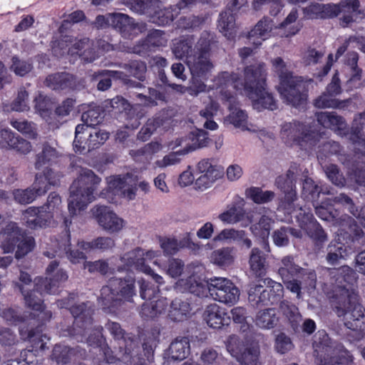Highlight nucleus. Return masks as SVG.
I'll list each match as a JSON object with an SVG mask.
<instances>
[{
  "label": "nucleus",
  "mask_w": 365,
  "mask_h": 365,
  "mask_svg": "<svg viewBox=\"0 0 365 365\" xmlns=\"http://www.w3.org/2000/svg\"><path fill=\"white\" fill-rule=\"evenodd\" d=\"M195 42L194 35L182 36L173 48V52L178 58H185L191 75V85L187 91L190 95L197 96L206 88L205 81L213 67L210 61V34L204 31L193 48Z\"/></svg>",
  "instance_id": "nucleus-1"
},
{
  "label": "nucleus",
  "mask_w": 365,
  "mask_h": 365,
  "mask_svg": "<svg viewBox=\"0 0 365 365\" xmlns=\"http://www.w3.org/2000/svg\"><path fill=\"white\" fill-rule=\"evenodd\" d=\"M266 65L263 62L247 66L244 68L242 83L246 96L251 100L253 108L258 110H274L278 105L272 93L267 91Z\"/></svg>",
  "instance_id": "nucleus-2"
},
{
  "label": "nucleus",
  "mask_w": 365,
  "mask_h": 365,
  "mask_svg": "<svg viewBox=\"0 0 365 365\" xmlns=\"http://www.w3.org/2000/svg\"><path fill=\"white\" fill-rule=\"evenodd\" d=\"M274 72L279 78L277 91L283 101L293 107L299 108L307 103L309 86L313 82L312 78L294 75L287 69L282 58L277 57L272 61Z\"/></svg>",
  "instance_id": "nucleus-3"
},
{
  "label": "nucleus",
  "mask_w": 365,
  "mask_h": 365,
  "mask_svg": "<svg viewBox=\"0 0 365 365\" xmlns=\"http://www.w3.org/2000/svg\"><path fill=\"white\" fill-rule=\"evenodd\" d=\"M136 295L135 278L130 275L111 277L101 289L98 301L102 309L116 314L126 302H133Z\"/></svg>",
  "instance_id": "nucleus-4"
},
{
  "label": "nucleus",
  "mask_w": 365,
  "mask_h": 365,
  "mask_svg": "<svg viewBox=\"0 0 365 365\" xmlns=\"http://www.w3.org/2000/svg\"><path fill=\"white\" fill-rule=\"evenodd\" d=\"M365 246V232L351 217H349L347 230H340L337 237L327 247L326 257L330 265H335L340 259L358 252Z\"/></svg>",
  "instance_id": "nucleus-5"
},
{
  "label": "nucleus",
  "mask_w": 365,
  "mask_h": 365,
  "mask_svg": "<svg viewBox=\"0 0 365 365\" xmlns=\"http://www.w3.org/2000/svg\"><path fill=\"white\" fill-rule=\"evenodd\" d=\"M101 178L89 169L83 170L70 186L68 209L71 215L84 210L96 199L95 193Z\"/></svg>",
  "instance_id": "nucleus-6"
},
{
  "label": "nucleus",
  "mask_w": 365,
  "mask_h": 365,
  "mask_svg": "<svg viewBox=\"0 0 365 365\" xmlns=\"http://www.w3.org/2000/svg\"><path fill=\"white\" fill-rule=\"evenodd\" d=\"M322 134L314 125L298 120L284 123L280 130L281 138L287 145H297L302 150L312 149L317 145Z\"/></svg>",
  "instance_id": "nucleus-7"
},
{
  "label": "nucleus",
  "mask_w": 365,
  "mask_h": 365,
  "mask_svg": "<svg viewBox=\"0 0 365 365\" xmlns=\"http://www.w3.org/2000/svg\"><path fill=\"white\" fill-rule=\"evenodd\" d=\"M1 248L4 253L15 252V258L21 259L31 252L36 247L33 236L21 229L16 222H8L1 230Z\"/></svg>",
  "instance_id": "nucleus-8"
},
{
  "label": "nucleus",
  "mask_w": 365,
  "mask_h": 365,
  "mask_svg": "<svg viewBox=\"0 0 365 365\" xmlns=\"http://www.w3.org/2000/svg\"><path fill=\"white\" fill-rule=\"evenodd\" d=\"M61 176L60 173L51 170H48L44 174H36L31 187L14 190V200L21 205L31 203L37 197L46 194L51 185H58Z\"/></svg>",
  "instance_id": "nucleus-9"
},
{
  "label": "nucleus",
  "mask_w": 365,
  "mask_h": 365,
  "mask_svg": "<svg viewBox=\"0 0 365 365\" xmlns=\"http://www.w3.org/2000/svg\"><path fill=\"white\" fill-rule=\"evenodd\" d=\"M262 284H252L248 291L249 304L254 308L277 304L284 297V287L279 282L265 278Z\"/></svg>",
  "instance_id": "nucleus-10"
},
{
  "label": "nucleus",
  "mask_w": 365,
  "mask_h": 365,
  "mask_svg": "<svg viewBox=\"0 0 365 365\" xmlns=\"http://www.w3.org/2000/svg\"><path fill=\"white\" fill-rule=\"evenodd\" d=\"M105 328L118 341L119 351L122 354L123 360L126 361L132 356L142 351V346H139L138 339L133 334L126 333L118 322L108 320L105 324Z\"/></svg>",
  "instance_id": "nucleus-11"
},
{
  "label": "nucleus",
  "mask_w": 365,
  "mask_h": 365,
  "mask_svg": "<svg viewBox=\"0 0 365 365\" xmlns=\"http://www.w3.org/2000/svg\"><path fill=\"white\" fill-rule=\"evenodd\" d=\"M226 348L240 365H258L259 347L258 345L245 343L236 335L230 336Z\"/></svg>",
  "instance_id": "nucleus-12"
},
{
  "label": "nucleus",
  "mask_w": 365,
  "mask_h": 365,
  "mask_svg": "<svg viewBox=\"0 0 365 365\" xmlns=\"http://www.w3.org/2000/svg\"><path fill=\"white\" fill-rule=\"evenodd\" d=\"M248 8L247 0H230L224 11L220 14L218 28L220 31L229 40H234L237 36V29L235 21L238 14L245 12Z\"/></svg>",
  "instance_id": "nucleus-13"
},
{
  "label": "nucleus",
  "mask_w": 365,
  "mask_h": 365,
  "mask_svg": "<svg viewBox=\"0 0 365 365\" xmlns=\"http://www.w3.org/2000/svg\"><path fill=\"white\" fill-rule=\"evenodd\" d=\"M207 285L210 295L220 302L232 305L239 299V289L227 278L211 277Z\"/></svg>",
  "instance_id": "nucleus-14"
},
{
  "label": "nucleus",
  "mask_w": 365,
  "mask_h": 365,
  "mask_svg": "<svg viewBox=\"0 0 365 365\" xmlns=\"http://www.w3.org/2000/svg\"><path fill=\"white\" fill-rule=\"evenodd\" d=\"M74 320L73 327L69 331L73 336H80L81 338L87 336V331L93 324L94 309L89 302L74 304L68 308Z\"/></svg>",
  "instance_id": "nucleus-15"
},
{
  "label": "nucleus",
  "mask_w": 365,
  "mask_h": 365,
  "mask_svg": "<svg viewBox=\"0 0 365 365\" xmlns=\"http://www.w3.org/2000/svg\"><path fill=\"white\" fill-rule=\"evenodd\" d=\"M304 272V268L297 264L292 255H287L282 257L280 266L278 269V274L285 287L297 297H300V287L297 279Z\"/></svg>",
  "instance_id": "nucleus-16"
},
{
  "label": "nucleus",
  "mask_w": 365,
  "mask_h": 365,
  "mask_svg": "<svg viewBox=\"0 0 365 365\" xmlns=\"http://www.w3.org/2000/svg\"><path fill=\"white\" fill-rule=\"evenodd\" d=\"M58 266L59 262L53 260L46 267V274L47 277H36L38 289L46 291L48 294H56L58 292L61 284L65 282L68 278L66 271L62 268H58Z\"/></svg>",
  "instance_id": "nucleus-17"
},
{
  "label": "nucleus",
  "mask_w": 365,
  "mask_h": 365,
  "mask_svg": "<svg viewBox=\"0 0 365 365\" xmlns=\"http://www.w3.org/2000/svg\"><path fill=\"white\" fill-rule=\"evenodd\" d=\"M330 305L336 315L345 317L351 304L358 298L355 289L334 286L328 293Z\"/></svg>",
  "instance_id": "nucleus-18"
},
{
  "label": "nucleus",
  "mask_w": 365,
  "mask_h": 365,
  "mask_svg": "<svg viewBox=\"0 0 365 365\" xmlns=\"http://www.w3.org/2000/svg\"><path fill=\"white\" fill-rule=\"evenodd\" d=\"M110 17L111 27L124 38L133 39L146 30L145 24L136 22L128 14L114 12L110 14Z\"/></svg>",
  "instance_id": "nucleus-19"
},
{
  "label": "nucleus",
  "mask_w": 365,
  "mask_h": 365,
  "mask_svg": "<svg viewBox=\"0 0 365 365\" xmlns=\"http://www.w3.org/2000/svg\"><path fill=\"white\" fill-rule=\"evenodd\" d=\"M145 255L146 258L151 259L155 257V252L153 251H148L144 253L143 249L137 247L130 252L125 253L120 259L123 264L118 267L117 271L121 272L135 269L142 272H152V269L145 263Z\"/></svg>",
  "instance_id": "nucleus-20"
},
{
  "label": "nucleus",
  "mask_w": 365,
  "mask_h": 365,
  "mask_svg": "<svg viewBox=\"0 0 365 365\" xmlns=\"http://www.w3.org/2000/svg\"><path fill=\"white\" fill-rule=\"evenodd\" d=\"M314 354L319 361V364L329 362L338 351L346 349L343 346L332 349L331 341L325 330H319L314 336L313 339Z\"/></svg>",
  "instance_id": "nucleus-21"
},
{
  "label": "nucleus",
  "mask_w": 365,
  "mask_h": 365,
  "mask_svg": "<svg viewBox=\"0 0 365 365\" xmlns=\"http://www.w3.org/2000/svg\"><path fill=\"white\" fill-rule=\"evenodd\" d=\"M19 291L24 295L26 306L35 311L39 312L38 317L41 318V322H48L52 317L51 311H45V305L42 299L44 294H47L46 291L40 290L36 286V279H34V288L28 290L24 288L21 284H17Z\"/></svg>",
  "instance_id": "nucleus-22"
},
{
  "label": "nucleus",
  "mask_w": 365,
  "mask_h": 365,
  "mask_svg": "<svg viewBox=\"0 0 365 365\" xmlns=\"http://www.w3.org/2000/svg\"><path fill=\"white\" fill-rule=\"evenodd\" d=\"M165 33L159 29L150 30L147 36L140 40L135 45L128 47L126 50L128 53L145 56L148 52L154 51L156 48L165 46L167 43Z\"/></svg>",
  "instance_id": "nucleus-23"
},
{
  "label": "nucleus",
  "mask_w": 365,
  "mask_h": 365,
  "mask_svg": "<svg viewBox=\"0 0 365 365\" xmlns=\"http://www.w3.org/2000/svg\"><path fill=\"white\" fill-rule=\"evenodd\" d=\"M93 217L103 230L113 233L120 230L123 227V219L108 206L96 205L91 210Z\"/></svg>",
  "instance_id": "nucleus-24"
},
{
  "label": "nucleus",
  "mask_w": 365,
  "mask_h": 365,
  "mask_svg": "<svg viewBox=\"0 0 365 365\" xmlns=\"http://www.w3.org/2000/svg\"><path fill=\"white\" fill-rule=\"evenodd\" d=\"M159 333L148 332L142 343V351L126 360L130 365H148L154 359V351L159 341Z\"/></svg>",
  "instance_id": "nucleus-25"
},
{
  "label": "nucleus",
  "mask_w": 365,
  "mask_h": 365,
  "mask_svg": "<svg viewBox=\"0 0 365 365\" xmlns=\"http://www.w3.org/2000/svg\"><path fill=\"white\" fill-rule=\"evenodd\" d=\"M332 11L335 15L334 18L342 14V16L339 19L340 25L343 27L348 26L350 24L355 21V17L357 15L362 14L363 12L360 9L359 0H341L338 4H331Z\"/></svg>",
  "instance_id": "nucleus-26"
},
{
  "label": "nucleus",
  "mask_w": 365,
  "mask_h": 365,
  "mask_svg": "<svg viewBox=\"0 0 365 365\" xmlns=\"http://www.w3.org/2000/svg\"><path fill=\"white\" fill-rule=\"evenodd\" d=\"M0 148L14 150L25 155L31 151V144L11 129L0 128Z\"/></svg>",
  "instance_id": "nucleus-27"
},
{
  "label": "nucleus",
  "mask_w": 365,
  "mask_h": 365,
  "mask_svg": "<svg viewBox=\"0 0 365 365\" xmlns=\"http://www.w3.org/2000/svg\"><path fill=\"white\" fill-rule=\"evenodd\" d=\"M52 218V212L45 206L29 207L24 212L25 225L33 230L48 226Z\"/></svg>",
  "instance_id": "nucleus-28"
},
{
  "label": "nucleus",
  "mask_w": 365,
  "mask_h": 365,
  "mask_svg": "<svg viewBox=\"0 0 365 365\" xmlns=\"http://www.w3.org/2000/svg\"><path fill=\"white\" fill-rule=\"evenodd\" d=\"M316 117L319 124L324 128L334 130L341 136L349 133V126L345 119L336 112H317Z\"/></svg>",
  "instance_id": "nucleus-29"
},
{
  "label": "nucleus",
  "mask_w": 365,
  "mask_h": 365,
  "mask_svg": "<svg viewBox=\"0 0 365 365\" xmlns=\"http://www.w3.org/2000/svg\"><path fill=\"white\" fill-rule=\"evenodd\" d=\"M45 86L55 91L73 90L76 86V76L68 72H56L46 76Z\"/></svg>",
  "instance_id": "nucleus-30"
},
{
  "label": "nucleus",
  "mask_w": 365,
  "mask_h": 365,
  "mask_svg": "<svg viewBox=\"0 0 365 365\" xmlns=\"http://www.w3.org/2000/svg\"><path fill=\"white\" fill-rule=\"evenodd\" d=\"M47 322H41L35 328L31 329L22 328L20 330V334L21 337L28 340L31 344V351L38 352V351H43L46 348V341L45 339L48 340L49 337L46 334H43V329L45 324Z\"/></svg>",
  "instance_id": "nucleus-31"
},
{
  "label": "nucleus",
  "mask_w": 365,
  "mask_h": 365,
  "mask_svg": "<svg viewBox=\"0 0 365 365\" xmlns=\"http://www.w3.org/2000/svg\"><path fill=\"white\" fill-rule=\"evenodd\" d=\"M203 319L210 327L217 329L228 326L230 323L228 313L216 304L207 306L203 313Z\"/></svg>",
  "instance_id": "nucleus-32"
},
{
  "label": "nucleus",
  "mask_w": 365,
  "mask_h": 365,
  "mask_svg": "<svg viewBox=\"0 0 365 365\" xmlns=\"http://www.w3.org/2000/svg\"><path fill=\"white\" fill-rule=\"evenodd\" d=\"M98 76H100L101 78L97 84V88L102 91H107L110 88L112 78L121 80L128 87L138 88L142 86L140 82L130 79L129 76L123 71L103 70L98 72Z\"/></svg>",
  "instance_id": "nucleus-33"
},
{
  "label": "nucleus",
  "mask_w": 365,
  "mask_h": 365,
  "mask_svg": "<svg viewBox=\"0 0 365 365\" xmlns=\"http://www.w3.org/2000/svg\"><path fill=\"white\" fill-rule=\"evenodd\" d=\"M103 329V327L98 326L94 329V333L91 334L88 337L81 338L80 336L75 337L78 341H83V339H86L89 346L98 348L100 351H103L107 363L113 364L117 361L118 358L113 355L111 349L107 344H104L106 339L102 334Z\"/></svg>",
  "instance_id": "nucleus-34"
},
{
  "label": "nucleus",
  "mask_w": 365,
  "mask_h": 365,
  "mask_svg": "<svg viewBox=\"0 0 365 365\" xmlns=\"http://www.w3.org/2000/svg\"><path fill=\"white\" fill-rule=\"evenodd\" d=\"M196 0H181L176 6L166 7L155 11L152 16L153 22L158 26H166L172 23L178 16L179 11L193 4Z\"/></svg>",
  "instance_id": "nucleus-35"
},
{
  "label": "nucleus",
  "mask_w": 365,
  "mask_h": 365,
  "mask_svg": "<svg viewBox=\"0 0 365 365\" xmlns=\"http://www.w3.org/2000/svg\"><path fill=\"white\" fill-rule=\"evenodd\" d=\"M177 287L182 292H189L197 297L205 296L207 290V283L197 274H192L185 279H180L177 282Z\"/></svg>",
  "instance_id": "nucleus-36"
},
{
  "label": "nucleus",
  "mask_w": 365,
  "mask_h": 365,
  "mask_svg": "<svg viewBox=\"0 0 365 365\" xmlns=\"http://www.w3.org/2000/svg\"><path fill=\"white\" fill-rule=\"evenodd\" d=\"M331 4L311 3L302 9L304 18L306 19H334L335 15L332 11Z\"/></svg>",
  "instance_id": "nucleus-37"
},
{
  "label": "nucleus",
  "mask_w": 365,
  "mask_h": 365,
  "mask_svg": "<svg viewBox=\"0 0 365 365\" xmlns=\"http://www.w3.org/2000/svg\"><path fill=\"white\" fill-rule=\"evenodd\" d=\"M271 218L267 215H262L257 223L251 225L250 230L252 234L261 240L262 247L267 252H270L269 245V236L271 229Z\"/></svg>",
  "instance_id": "nucleus-38"
},
{
  "label": "nucleus",
  "mask_w": 365,
  "mask_h": 365,
  "mask_svg": "<svg viewBox=\"0 0 365 365\" xmlns=\"http://www.w3.org/2000/svg\"><path fill=\"white\" fill-rule=\"evenodd\" d=\"M365 309L364 307L359 302L358 298L351 304V307L349 309L348 313L345 315V326L351 330L356 331L361 329L362 325L364 324Z\"/></svg>",
  "instance_id": "nucleus-39"
},
{
  "label": "nucleus",
  "mask_w": 365,
  "mask_h": 365,
  "mask_svg": "<svg viewBox=\"0 0 365 365\" xmlns=\"http://www.w3.org/2000/svg\"><path fill=\"white\" fill-rule=\"evenodd\" d=\"M335 278L334 286L355 289L358 276L356 272L349 266L344 265L332 272Z\"/></svg>",
  "instance_id": "nucleus-40"
},
{
  "label": "nucleus",
  "mask_w": 365,
  "mask_h": 365,
  "mask_svg": "<svg viewBox=\"0 0 365 365\" xmlns=\"http://www.w3.org/2000/svg\"><path fill=\"white\" fill-rule=\"evenodd\" d=\"M58 158V153L56 148L51 147L48 143L46 142L43 144L42 150L36 156L35 168L40 170L46 168L43 173L48 170H51L48 167L52 165ZM53 171V170L51 169Z\"/></svg>",
  "instance_id": "nucleus-41"
},
{
  "label": "nucleus",
  "mask_w": 365,
  "mask_h": 365,
  "mask_svg": "<svg viewBox=\"0 0 365 365\" xmlns=\"http://www.w3.org/2000/svg\"><path fill=\"white\" fill-rule=\"evenodd\" d=\"M190 312V302L175 298L170 303L168 317L173 322H183L189 317Z\"/></svg>",
  "instance_id": "nucleus-42"
},
{
  "label": "nucleus",
  "mask_w": 365,
  "mask_h": 365,
  "mask_svg": "<svg viewBox=\"0 0 365 365\" xmlns=\"http://www.w3.org/2000/svg\"><path fill=\"white\" fill-rule=\"evenodd\" d=\"M170 355L175 361H182L190 354V339L187 336L175 338L169 346Z\"/></svg>",
  "instance_id": "nucleus-43"
},
{
  "label": "nucleus",
  "mask_w": 365,
  "mask_h": 365,
  "mask_svg": "<svg viewBox=\"0 0 365 365\" xmlns=\"http://www.w3.org/2000/svg\"><path fill=\"white\" fill-rule=\"evenodd\" d=\"M279 303V309L281 310L283 316L287 319L292 329L294 331H297L299 329L300 322L302 319L298 307L287 300L281 299Z\"/></svg>",
  "instance_id": "nucleus-44"
},
{
  "label": "nucleus",
  "mask_w": 365,
  "mask_h": 365,
  "mask_svg": "<svg viewBox=\"0 0 365 365\" xmlns=\"http://www.w3.org/2000/svg\"><path fill=\"white\" fill-rule=\"evenodd\" d=\"M289 236L301 238L302 233L301 230L282 226L279 229L274 230L272 235L273 242L277 247L287 246L289 244Z\"/></svg>",
  "instance_id": "nucleus-45"
},
{
  "label": "nucleus",
  "mask_w": 365,
  "mask_h": 365,
  "mask_svg": "<svg viewBox=\"0 0 365 365\" xmlns=\"http://www.w3.org/2000/svg\"><path fill=\"white\" fill-rule=\"evenodd\" d=\"M279 317L277 311L274 308H267L257 312L255 322V324L265 329H270L275 327L279 323Z\"/></svg>",
  "instance_id": "nucleus-46"
},
{
  "label": "nucleus",
  "mask_w": 365,
  "mask_h": 365,
  "mask_svg": "<svg viewBox=\"0 0 365 365\" xmlns=\"http://www.w3.org/2000/svg\"><path fill=\"white\" fill-rule=\"evenodd\" d=\"M109 138V133L98 130L96 128H93L88 133V138H86L82 143V145H84L85 150L83 153H88L99 148L103 145Z\"/></svg>",
  "instance_id": "nucleus-47"
},
{
  "label": "nucleus",
  "mask_w": 365,
  "mask_h": 365,
  "mask_svg": "<svg viewBox=\"0 0 365 365\" xmlns=\"http://www.w3.org/2000/svg\"><path fill=\"white\" fill-rule=\"evenodd\" d=\"M166 307L167 302L163 299L145 302L141 306L140 317L145 320L153 319L163 313L165 310Z\"/></svg>",
  "instance_id": "nucleus-48"
},
{
  "label": "nucleus",
  "mask_w": 365,
  "mask_h": 365,
  "mask_svg": "<svg viewBox=\"0 0 365 365\" xmlns=\"http://www.w3.org/2000/svg\"><path fill=\"white\" fill-rule=\"evenodd\" d=\"M214 159L204 158L197 165V171L199 173L207 175L211 180L216 181L224 175V168L216 164H213Z\"/></svg>",
  "instance_id": "nucleus-49"
},
{
  "label": "nucleus",
  "mask_w": 365,
  "mask_h": 365,
  "mask_svg": "<svg viewBox=\"0 0 365 365\" xmlns=\"http://www.w3.org/2000/svg\"><path fill=\"white\" fill-rule=\"evenodd\" d=\"M250 269L257 278H262L266 274V257L259 248H253L249 260Z\"/></svg>",
  "instance_id": "nucleus-50"
},
{
  "label": "nucleus",
  "mask_w": 365,
  "mask_h": 365,
  "mask_svg": "<svg viewBox=\"0 0 365 365\" xmlns=\"http://www.w3.org/2000/svg\"><path fill=\"white\" fill-rule=\"evenodd\" d=\"M245 195L247 199L257 205L270 202L275 197V193L273 191L263 190L262 187L255 186L247 188Z\"/></svg>",
  "instance_id": "nucleus-51"
},
{
  "label": "nucleus",
  "mask_w": 365,
  "mask_h": 365,
  "mask_svg": "<svg viewBox=\"0 0 365 365\" xmlns=\"http://www.w3.org/2000/svg\"><path fill=\"white\" fill-rule=\"evenodd\" d=\"M321 193L329 194V191L327 188L324 190L322 186L315 184L311 178L304 180L302 194L307 200L312 201L313 203L317 202Z\"/></svg>",
  "instance_id": "nucleus-52"
},
{
  "label": "nucleus",
  "mask_w": 365,
  "mask_h": 365,
  "mask_svg": "<svg viewBox=\"0 0 365 365\" xmlns=\"http://www.w3.org/2000/svg\"><path fill=\"white\" fill-rule=\"evenodd\" d=\"M363 129L362 126L354 124L351 128H349V133L346 136L349 135V140L356 145L355 155H360L365 157V138L362 135Z\"/></svg>",
  "instance_id": "nucleus-53"
},
{
  "label": "nucleus",
  "mask_w": 365,
  "mask_h": 365,
  "mask_svg": "<svg viewBox=\"0 0 365 365\" xmlns=\"http://www.w3.org/2000/svg\"><path fill=\"white\" fill-rule=\"evenodd\" d=\"M245 210L242 206L232 204L219 215V219L225 224H235L245 218Z\"/></svg>",
  "instance_id": "nucleus-54"
},
{
  "label": "nucleus",
  "mask_w": 365,
  "mask_h": 365,
  "mask_svg": "<svg viewBox=\"0 0 365 365\" xmlns=\"http://www.w3.org/2000/svg\"><path fill=\"white\" fill-rule=\"evenodd\" d=\"M76 349L63 344H56L52 350L51 359L58 365H64L70 362Z\"/></svg>",
  "instance_id": "nucleus-55"
},
{
  "label": "nucleus",
  "mask_w": 365,
  "mask_h": 365,
  "mask_svg": "<svg viewBox=\"0 0 365 365\" xmlns=\"http://www.w3.org/2000/svg\"><path fill=\"white\" fill-rule=\"evenodd\" d=\"M34 108L36 111L46 121L51 119L52 114V101L51 99L39 93L34 98Z\"/></svg>",
  "instance_id": "nucleus-56"
},
{
  "label": "nucleus",
  "mask_w": 365,
  "mask_h": 365,
  "mask_svg": "<svg viewBox=\"0 0 365 365\" xmlns=\"http://www.w3.org/2000/svg\"><path fill=\"white\" fill-rule=\"evenodd\" d=\"M188 139L191 141V143L187 144L185 148L189 149V153L197 148L207 146L210 141L208 133L203 130L190 132L188 135Z\"/></svg>",
  "instance_id": "nucleus-57"
},
{
  "label": "nucleus",
  "mask_w": 365,
  "mask_h": 365,
  "mask_svg": "<svg viewBox=\"0 0 365 365\" xmlns=\"http://www.w3.org/2000/svg\"><path fill=\"white\" fill-rule=\"evenodd\" d=\"M232 250L230 247H222L212 252L211 255L212 262L220 267H227L234 262L232 254Z\"/></svg>",
  "instance_id": "nucleus-58"
},
{
  "label": "nucleus",
  "mask_w": 365,
  "mask_h": 365,
  "mask_svg": "<svg viewBox=\"0 0 365 365\" xmlns=\"http://www.w3.org/2000/svg\"><path fill=\"white\" fill-rule=\"evenodd\" d=\"M128 181H133L132 175L129 173L123 176H113L108 182V188L106 192L114 195H120L123 188L128 185Z\"/></svg>",
  "instance_id": "nucleus-59"
},
{
  "label": "nucleus",
  "mask_w": 365,
  "mask_h": 365,
  "mask_svg": "<svg viewBox=\"0 0 365 365\" xmlns=\"http://www.w3.org/2000/svg\"><path fill=\"white\" fill-rule=\"evenodd\" d=\"M163 124L160 117L149 118L138 133V138L141 141H146L150 135Z\"/></svg>",
  "instance_id": "nucleus-60"
},
{
  "label": "nucleus",
  "mask_w": 365,
  "mask_h": 365,
  "mask_svg": "<svg viewBox=\"0 0 365 365\" xmlns=\"http://www.w3.org/2000/svg\"><path fill=\"white\" fill-rule=\"evenodd\" d=\"M123 68L129 76H133L141 81L145 80L147 71L145 62L137 60L131 61L128 63H125Z\"/></svg>",
  "instance_id": "nucleus-61"
},
{
  "label": "nucleus",
  "mask_w": 365,
  "mask_h": 365,
  "mask_svg": "<svg viewBox=\"0 0 365 365\" xmlns=\"http://www.w3.org/2000/svg\"><path fill=\"white\" fill-rule=\"evenodd\" d=\"M334 202L345 206L348 208L349 212L359 219H361L365 221V205L361 207L360 212H358L356 209L353 200L344 193H341L334 197Z\"/></svg>",
  "instance_id": "nucleus-62"
},
{
  "label": "nucleus",
  "mask_w": 365,
  "mask_h": 365,
  "mask_svg": "<svg viewBox=\"0 0 365 365\" xmlns=\"http://www.w3.org/2000/svg\"><path fill=\"white\" fill-rule=\"evenodd\" d=\"M88 128H91L90 125H86L85 123L83 124H78L76 127L75 138L73 143L75 153L78 154L83 153L85 148L84 145H82V143H83V140L86 139V136L88 135Z\"/></svg>",
  "instance_id": "nucleus-63"
},
{
  "label": "nucleus",
  "mask_w": 365,
  "mask_h": 365,
  "mask_svg": "<svg viewBox=\"0 0 365 365\" xmlns=\"http://www.w3.org/2000/svg\"><path fill=\"white\" fill-rule=\"evenodd\" d=\"M358 158L361 160L353 163L351 175L358 185L365 187V157L359 155Z\"/></svg>",
  "instance_id": "nucleus-64"
}]
</instances>
